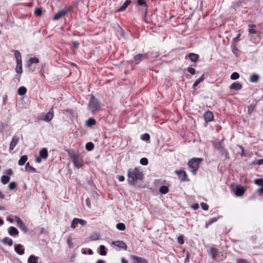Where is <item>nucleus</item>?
Listing matches in <instances>:
<instances>
[{
	"instance_id": "f257e3e1",
	"label": "nucleus",
	"mask_w": 263,
	"mask_h": 263,
	"mask_svg": "<svg viewBox=\"0 0 263 263\" xmlns=\"http://www.w3.org/2000/svg\"><path fill=\"white\" fill-rule=\"evenodd\" d=\"M127 176V181L131 185H135L139 180L143 179L142 173L137 168L129 169Z\"/></svg>"
},
{
	"instance_id": "f03ea898",
	"label": "nucleus",
	"mask_w": 263,
	"mask_h": 263,
	"mask_svg": "<svg viewBox=\"0 0 263 263\" xmlns=\"http://www.w3.org/2000/svg\"><path fill=\"white\" fill-rule=\"evenodd\" d=\"M202 161L203 159L200 158H193L189 161L187 164L191 169L193 175H195L196 174L199 167V164Z\"/></svg>"
},
{
	"instance_id": "7ed1b4c3",
	"label": "nucleus",
	"mask_w": 263,
	"mask_h": 263,
	"mask_svg": "<svg viewBox=\"0 0 263 263\" xmlns=\"http://www.w3.org/2000/svg\"><path fill=\"white\" fill-rule=\"evenodd\" d=\"M100 104L98 100L93 96H92L88 105V110L94 114L100 109Z\"/></svg>"
},
{
	"instance_id": "20e7f679",
	"label": "nucleus",
	"mask_w": 263,
	"mask_h": 263,
	"mask_svg": "<svg viewBox=\"0 0 263 263\" xmlns=\"http://www.w3.org/2000/svg\"><path fill=\"white\" fill-rule=\"evenodd\" d=\"M70 159L74 166L77 168H80L83 166V160L81 155L79 154L70 155Z\"/></svg>"
},
{
	"instance_id": "39448f33",
	"label": "nucleus",
	"mask_w": 263,
	"mask_h": 263,
	"mask_svg": "<svg viewBox=\"0 0 263 263\" xmlns=\"http://www.w3.org/2000/svg\"><path fill=\"white\" fill-rule=\"evenodd\" d=\"M148 58L147 53H141L136 55L134 57V59L131 61L132 63L135 64H139L141 61Z\"/></svg>"
},
{
	"instance_id": "423d86ee",
	"label": "nucleus",
	"mask_w": 263,
	"mask_h": 263,
	"mask_svg": "<svg viewBox=\"0 0 263 263\" xmlns=\"http://www.w3.org/2000/svg\"><path fill=\"white\" fill-rule=\"evenodd\" d=\"M72 8V7L70 6L68 8L64 9L61 11L57 12L53 17V20H58L61 18L63 16L66 15L68 12H69Z\"/></svg>"
},
{
	"instance_id": "0eeeda50",
	"label": "nucleus",
	"mask_w": 263,
	"mask_h": 263,
	"mask_svg": "<svg viewBox=\"0 0 263 263\" xmlns=\"http://www.w3.org/2000/svg\"><path fill=\"white\" fill-rule=\"evenodd\" d=\"M15 221L17 223V226L24 233L27 232L28 229L25 225V224L22 222L21 219L17 216H15L14 217Z\"/></svg>"
},
{
	"instance_id": "6e6552de",
	"label": "nucleus",
	"mask_w": 263,
	"mask_h": 263,
	"mask_svg": "<svg viewBox=\"0 0 263 263\" xmlns=\"http://www.w3.org/2000/svg\"><path fill=\"white\" fill-rule=\"evenodd\" d=\"M216 148L221 155L224 156L226 157L228 155L227 151L224 149L222 145V141H220L216 145Z\"/></svg>"
},
{
	"instance_id": "1a4fd4ad",
	"label": "nucleus",
	"mask_w": 263,
	"mask_h": 263,
	"mask_svg": "<svg viewBox=\"0 0 263 263\" xmlns=\"http://www.w3.org/2000/svg\"><path fill=\"white\" fill-rule=\"evenodd\" d=\"M130 257L133 260V263H148L147 261L145 259L141 257L131 255Z\"/></svg>"
},
{
	"instance_id": "9d476101",
	"label": "nucleus",
	"mask_w": 263,
	"mask_h": 263,
	"mask_svg": "<svg viewBox=\"0 0 263 263\" xmlns=\"http://www.w3.org/2000/svg\"><path fill=\"white\" fill-rule=\"evenodd\" d=\"M176 174L178 176L179 178L182 181L188 180L186 179L187 175L185 171L183 170H177L175 171Z\"/></svg>"
},
{
	"instance_id": "9b49d317",
	"label": "nucleus",
	"mask_w": 263,
	"mask_h": 263,
	"mask_svg": "<svg viewBox=\"0 0 263 263\" xmlns=\"http://www.w3.org/2000/svg\"><path fill=\"white\" fill-rule=\"evenodd\" d=\"M204 118L205 122H211L213 120L214 115L212 111H208L204 114Z\"/></svg>"
},
{
	"instance_id": "f8f14e48",
	"label": "nucleus",
	"mask_w": 263,
	"mask_h": 263,
	"mask_svg": "<svg viewBox=\"0 0 263 263\" xmlns=\"http://www.w3.org/2000/svg\"><path fill=\"white\" fill-rule=\"evenodd\" d=\"M19 138L18 137L16 136H14L12 138V139L10 142V146H9V151L11 152L14 148H15V146L16 145L18 141Z\"/></svg>"
},
{
	"instance_id": "ddd939ff",
	"label": "nucleus",
	"mask_w": 263,
	"mask_h": 263,
	"mask_svg": "<svg viewBox=\"0 0 263 263\" xmlns=\"http://www.w3.org/2000/svg\"><path fill=\"white\" fill-rule=\"evenodd\" d=\"M209 253L213 259H215L218 255V250L214 246H212L210 249Z\"/></svg>"
},
{
	"instance_id": "4468645a",
	"label": "nucleus",
	"mask_w": 263,
	"mask_h": 263,
	"mask_svg": "<svg viewBox=\"0 0 263 263\" xmlns=\"http://www.w3.org/2000/svg\"><path fill=\"white\" fill-rule=\"evenodd\" d=\"M112 244L115 245L116 246H117L121 249H122L124 250H126L127 248L126 243L124 242L121 241V240L113 241Z\"/></svg>"
},
{
	"instance_id": "2eb2a0df",
	"label": "nucleus",
	"mask_w": 263,
	"mask_h": 263,
	"mask_svg": "<svg viewBox=\"0 0 263 263\" xmlns=\"http://www.w3.org/2000/svg\"><path fill=\"white\" fill-rule=\"evenodd\" d=\"M14 250L15 251L20 255L24 254V249H23V246L21 244L14 246Z\"/></svg>"
},
{
	"instance_id": "dca6fc26",
	"label": "nucleus",
	"mask_w": 263,
	"mask_h": 263,
	"mask_svg": "<svg viewBox=\"0 0 263 263\" xmlns=\"http://www.w3.org/2000/svg\"><path fill=\"white\" fill-rule=\"evenodd\" d=\"M245 189L243 186H237L236 189L235 194L237 196H241L245 193Z\"/></svg>"
},
{
	"instance_id": "f3484780",
	"label": "nucleus",
	"mask_w": 263,
	"mask_h": 263,
	"mask_svg": "<svg viewBox=\"0 0 263 263\" xmlns=\"http://www.w3.org/2000/svg\"><path fill=\"white\" fill-rule=\"evenodd\" d=\"M8 233L11 236H16L18 234V231L16 228L14 227H10L8 230Z\"/></svg>"
},
{
	"instance_id": "a211bd4d",
	"label": "nucleus",
	"mask_w": 263,
	"mask_h": 263,
	"mask_svg": "<svg viewBox=\"0 0 263 263\" xmlns=\"http://www.w3.org/2000/svg\"><path fill=\"white\" fill-rule=\"evenodd\" d=\"M53 117V112L52 109H51L46 114L45 116L44 117L43 120L45 121L49 122L51 120Z\"/></svg>"
},
{
	"instance_id": "6ab92c4d",
	"label": "nucleus",
	"mask_w": 263,
	"mask_h": 263,
	"mask_svg": "<svg viewBox=\"0 0 263 263\" xmlns=\"http://www.w3.org/2000/svg\"><path fill=\"white\" fill-rule=\"evenodd\" d=\"M131 3L130 0H126L124 4L117 10L118 12L124 11Z\"/></svg>"
},
{
	"instance_id": "aec40b11",
	"label": "nucleus",
	"mask_w": 263,
	"mask_h": 263,
	"mask_svg": "<svg viewBox=\"0 0 263 263\" xmlns=\"http://www.w3.org/2000/svg\"><path fill=\"white\" fill-rule=\"evenodd\" d=\"M39 63V60L36 57L31 58L28 61L27 66L28 68H30L33 64H37Z\"/></svg>"
},
{
	"instance_id": "412c9836",
	"label": "nucleus",
	"mask_w": 263,
	"mask_h": 263,
	"mask_svg": "<svg viewBox=\"0 0 263 263\" xmlns=\"http://www.w3.org/2000/svg\"><path fill=\"white\" fill-rule=\"evenodd\" d=\"M230 89L239 90L242 88V85L239 83H233L230 86Z\"/></svg>"
},
{
	"instance_id": "4be33fe9",
	"label": "nucleus",
	"mask_w": 263,
	"mask_h": 263,
	"mask_svg": "<svg viewBox=\"0 0 263 263\" xmlns=\"http://www.w3.org/2000/svg\"><path fill=\"white\" fill-rule=\"evenodd\" d=\"M190 60L193 62H196L199 59V55L194 53H190L188 54Z\"/></svg>"
},
{
	"instance_id": "5701e85b",
	"label": "nucleus",
	"mask_w": 263,
	"mask_h": 263,
	"mask_svg": "<svg viewBox=\"0 0 263 263\" xmlns=\"http://www.w3.org/2000/svg\"><path fill=\"white\" fill-rule=\"evenodd\" d=\"M40 156L43 159L47 158L48 156V153L47 148H42L39 153Z\"/></svg>"
},
{
	"instance_id": "b1692460",
	"label": "nucleus",
	"mask_w": 263,
	"mask_h": 263,
	"mask_svg": "<svg viewBox=\"0 0 263 263\" xmlns=\"http://www.w3.org/2000/svg\"><path fill=\"white\" fill-rule=\"evenodd\" d=\"M16 63H22V57L21 53L18 50H15L14 54Z\"/></svg>"
},
{
	"instance_id": "393cba45",
	"label": "nucleus",
	"mask_w": 263,
	"mask_h": 263,
	"mask_svg": "<svg viewBox=\"0 0 263 263\" xmlns=\"http://www.w3.org/2000/svg\"><path fill=\"white\" fill-rule=\"evenodd\" d=\"M204 79V75L203 74L200 78L197 79L193 85V88L195 89L196 87Z\"/></svg>"
},
{
	"instance_id": "a878e982",
	"label": "nucleus",
	"mask_w": 263,
	"mask_h": 263,
	"mask_svg": "<svg viewBox=\"0 0 263 263\" xmlns=\"http://www.w3.org/2000/svg\"><path fill=\"white\" fill-rule=\"evenodd\" d=\"M1 241L4 244L9 246H11L13 245L12 240L9 237H5L3 240H1Z\"/></svg>"
},
{
	"instance_id": "bb28decb",
	"label": "nucleus",
	"mask_w": 263,
	"mask_h": 263,
	"mask_svg": "<svg viewBox=\"0 0 263 263\" xmlns=\"http://www.w3.org/2000/svg\"><path fill=\"white\" fill-rule=\"evenodd\" d=\"M28 159V157L26 155L22 156L18 160V164L20 166L24 165Z\"/></svg>"
},
{
	"instance_id": "cd10ccee",
	"label": "nucleus",
	"mask_w": 263,
	"mask_h": 263,
	"mask_svg": "<svg viewBox=\"0 0 263 263\" xmlns=\"http://www.w3.org/2000/svg\"><path fill=\"white\" fill-rule=\"evenodd\" d=\"M259 77L257 74L254 73L250 77V81L252 83H256L259 80Z\"/></svg>"
},
{
	"instance_id": "c85d7f7f",
	"label": "nucleus",
	"mask_w": 263,
	"mask_h": 263,
	"mask_svg": "<svg viewBox=\"0 0 263 263\" xmlns=\"http://www.w3.org/2000/svg\"><path fill=\"white\" fill-rule=\"evenodd\" d=\"M38 257L33 255L29 256L28 259V263H38L37 262Z\"/></svg>"
},
{
	"instance_id": "c756f323",
	"label": "nucleus",
	"mask_w": 263,
	"mask_h": 263,
	"mask_svg": "<svg viewBox=\"0 0 263 263\" xmlns=\"http://www.w3.org/2000/svg\"><path fill=\"white\" fill-rule=\"evenodd\" d=\"M15 71L17 73L21 74L23 72L22 63H16Z\"/></svg>"
},
{
	"instance_id": "7c9ffc66",
	"label": "nucleus",
	"mask_w": 263,
	"mask_h": 263,
	"mask_svg": "<svg viewBox=\"0 0 263 263\" xmlns=\"http://www.w3.org/2000/svg\"><path fill=\"white\" fill-rule=\"evenodd\" d=\"M25 170L28 172H36V169L33 166H31L29 162L27 163L25 166Z\"/></svg>"
},
{
	"instance_id": "2f4dec72",
	"label": "nucleus",
	"mask_w": 263,
	"mask_h": 263,
	"mask_svg": "<svg viewBox=\"0 0 263 263\" xmlns=\"http://www.w3.org/2000/svg\"><path fill=\"white\" fill-rule=\"evenodd\" d=\"M168 187L167 186L163 185L159 188V192L162 194H165L168 192Z\"/></svg>"
},
{
	"instance_id": "473e14b6",
	"label": "nucleus",
	"mask_w": 263,
	"mask_h": 263,
	"mask_svg": "<svg viewBox=\"0 0 263 263\" xmlns=\"http://www.w3.org/2000/svg\"><path fill=\"white\" fill-rule=\"evenodd\" d=\"M86 125L88 127H91L92 125H95L96 124V121L93 118H89L86 121Z\"/></svg>"
},
{
	"instance_id": "72a5a7b5",
	"label": "nucleus",
	"mask_w": 263,
	"mask_h": 263,
	"mask_svg": "<svg viewBox=\"0 0 263 263\" xmlns=\"http://www.w3.org/2000/svg\"><path fill=\"white\" fill-rule=\"evenodd\" d=\"M248 27H249V32L250 34H254L256 33V31L255 29H254V28L256 27L255 25L249 24L248 25Z\"/></svg>"
},
{
	"instance_id": "f704fd0d",
	"label": "nucleus",
	"mask_w": 263,
	"mask_h": 263,
	"mask_svg": "<svg viewBox=\"0 0 263 263\" xmlns=\"http://www.w3.org/2000/svg\"><path fill=\"white\" fill-rule=\"evenodd\" d=\"M26 92L27 89L24 86L20 87L17 90V92L20 96L24 95Z\"/></svg>"
},
{
	"instance_id": "c9c22d12",
	"label": "nucleus",
	"mask_w": 263,
	"mask_h": 263,
	"mask_svg": "<svg viewBox=\"0 0 263 263\" xmlns=\"http://www.w3.org/2000/svg\"><path fill=\"white\" fill-rule=\"evenodd\" d=\"M9 180H10V177L7 176H6V175H3L2 176L1 179V182L3 184H6L7 183H8Z\"/></svg>"
},
{
	"instance_id": "e433bc0d",
	"label": "nucleus",
	"mask_w": 263,
	"mask_h": 263,
	"mask_svg": "<svg viewBox=\"0 0 263 263\" xmlns=\"http://www.w3.org/2000/svg\"><path fill=\"white\" fill-rule=\"evenodd\" d=\"M99 249H100L99 254L101 255H106V248L104 246L101 245L99 247Z\"/></svg>"
},
{
	"instance_id": "4c0bfd02",
	"label": "nucleus",
	"mask_w": 263,
	"mask_h": 263,
	"mask_svg": "<svg viewBox=\"0 0 263 263\" xmlns=\"http://www.w3.org/2000/svg\"><path fill=\"white\" fill-rule=\"evenodd\" d=\"M254 183L259 186H263V179L257 178L254 180Z\"/></svg>"
},
{
	"instance_id": "58836bf2",
	"label": "nucleus",
	"mask_w": 263,
	"mask_h": 263,
	"mask_svg": "<svg viewBox=\"0 0 263 263\" xmlns=\"http://www.w3.org/2000/svg\"><path fill=\"white\" fill-rule=\"evenodd\" d=\"M85 148L87 151H91L94 148V144L92 142H88L85 145Z\"/></svg>"
},
{
	"instance_id": "ea45409f",
	"label": "nucleus",
	"mask_w": 263,
	"mask_h": 263,
	"mask_svg": "<svg viewBox=\"0 0 263 263\" xmlns=\"http://www.w3.org/2000/svg\"><path fill=\"white\" fill-rule=\"evenodd\" d=\"M116 227L120 231H124L126 229V226L123 223H117Z\"/></svg>"
},
{
	"instance_id": "a19ab883",
	"label": "nucleus",
	"mask_w": 263,
	"mask_h": 263,
	"mask_svg": "<svg viewBox=\"0 0 263 263\" xmlns=\"http://www.w3.org/2000/svg\"><path fill=\"white\" fill-rule=\"evenodd\" d=\"M137 2L139 6L144 7L146 9L147 8L148 6L145 0H137Z\"/></svg>"
},
{
	"instance_id": "79ce46f5",
	"label": "nucleus",
	"mask_w": 263,
	"mask_h": 263,
	"mask_svg": "<svg viewBox=\"0 0 263 263\" xmlns=\"http://www.w3.org/2000/svg\"><path fill=\"white\" fill-rule=\"evenodd\" d=\"M74 221L76 222L77 224L80 223L82 226H85L86 224V221H85L84 220H83L82 219H79V218H74Z\"/></svg>"
},
{
	"instance_id": "37998d69",
	"label": "nucleus",
	"mask_w": 263,
	"mask_h": 263,
	"mask_svg": "<svg viewBox=\"0 0 263 263\" xmlns=\"http://www.w3.org/2000/svg\"><path fill=\"white\" fill-rule=\"evenodd\" d=\"M141 139L142 140L147 141L149 140L150 136H149V134L145 133L141 136Z\"/></svg>"
},
{
	"instance_id": "c03bdc74",
	"label": "nucleus",
	"mask_w": 263,
	"mask_h": 263,
	"mask_svg": "<svg viewBox=\"0 0 263 263\" xmlns=\"http://www.w3.org/2000/svg\"><path fill=\"white\" fill-rule=\"evenodd\" d=\"M239 78V74L238 73L236 72H233L231 75V79L232 80H237Z\"/></svg>"
},
{
	"instance_id": "a18cd8bd",
	"label": "nucleus",
	"mask_w": 263,
	"mask_h": 263,
	"mask_svg": "<svg viewBox=\"0 0 263 263\" xmlns=\"http://www.w3.org/2000/svg\"><path fill=\"white\" fill-rule=\"evenodd\" d=\"M140 162L142 165H146L148 164V159L146 158H142L140 159Z\"/></svg>"
},
{
	"instance_id": "49530a36",
	"label": "nucleus",
	"mask_w": 263,
	"mask_h": 263,
	"mask_svg": "<svg viewBox=\"0 0 263 263\" xmlns=\"http://www.w3.org/2000/svg\"><path fill=\"white\" fill-rule=\"evenodd\" d=\"M99 238V235L97 234H94L90 236L89 239L91 241L98 240Z\"/></svg>"
},
{
	"instance_id": "de8ad7c7",
	"label": "nucleus",
	"mask_w": 263,
	"mask_h": 263,
	"mask_svg": "<svg viewBox=\"0 0 263 263\" xmlns=\"http://www.w3.org/2000/svg\"><path fill=\"white\" fill-rule=\"evenodd\" d=\"M16 186V183L15 182H11L9 184V189L10 190H14Z\"/></svg>"
},
{
	"instance_id": "09e8293b",
	"label": "nucleus",
	"mask_w": 263,
	"mask_h": 263,
	"mask_svg": "<svg viewBox=\"0 0 263 263\" xmlns=\"http://www.w3.org/2000/svg\"><path fill=\"white\" fill-rule=\"evenodd\" d=\"M187 71L190 72L191 74L194 75L196 73V70L195 68L191 67H189L187 68Z\"/></svg>"
},
{
	"instance_id": "8fccbe9b",
	"label": "nucleus",
	"mask_w": 263,
	"mask_h": 263,
	"mask_svg": "<svg viewBox=\"0 0 263 263\" xmlns=\"http://www.w3.org/2000/svg\"><path fill=\"white\" fill-rule=\"evenodd\" d=\"M8 126V124H0V133H3L4 130Z\"/></svg>"
},
{
	"instance_id": "3c124183",
	"label": "nucleus",
	"mask_w": 263,
	"mask_h": 263,
	"mask_svg": "<svg viewBox=\"0 0 263 263\" xmlns=\"http://www.w3.org/2000/svg\"><path fill=\"white\" fill-rule=\"evenodd\" d=\"M200 205H201L202 209L203 210L206 211L208 210L209 205L206 203H204V202H201Z\"/></svg>"
},
{
	"instance_id": "603ef678",
	"label": "nucleus",
	"mask_w": 263,
	"mask_h": 263,
	"mask_svg": "<svg viewBox=\"0 0 263 263\" xmlns=\"http://www.w3.org/2000/svg\"><path fill=\"white\" fill-rule=\"evenodd\" d=\"M178 242L181 245L184 243V238L183 236H179L177 238Z\"/></svg>"
},
{
	"instance_id": "864d4df0",
	"label": "nucleus",
	"mask_w": 263,
	"mask_h": 263,
	"mask_svg": "<svg viewBox=\"0 0 263 263\" xmlns=\"http://www.w3.org/2000/svg\"><path fill=\"white\" fill-rule=\"evenodd\" d=\"M42 10L40 8H36L35 10L34 13L37 16H41L42 15Z\"/></svg>"
},
{
	"instance_id": "5fc2aeb1",
	"label": "nucleus",
	"mask_w": 263,
	"mask_h": 263,
	"mask_svg": "<svg viewBox=\"0 0 263 263\" xmlns=\"http://www.w3.org/2000/svg\"><path fill=\"white\" fill-rule=\"evenodd\" d=\"M217 220V219L216 218H211V219H210V220L208 222V223L206 224V227H208V226L213 223L214 222L216 221Z\"/></svg>"
},
{
	"instance_id": "6e6d98bb",
	"label": "nucleus",
	"mask_w": 263,
	"mask_h": 263,
	"mask_svg": "<svg viewBox=\"0 0 263 263\" xmlns=\"http://www.w3.org/2000/svg\"><path fill=\"white\" fill-rule=\"evenodd\" d=\"M236 263H248V262L245 259L238 258L236 260Z\"/></svg>"
},
{
	"instance_id": "4d7b16f0",
	"label": "nucleus",
	"mask_w": 263,
	"mask_h": 263,
	"mask_svg": "<svg viewBox=\"0 0 263 263\" xmlns=\"http://www.w3.org/2000/svg\"><path fill=\"white\" fill-rule=\"evenodd\" d=\"M72 45H73V47L76 48V49H78L79 47V43L77 41H73L72 42Z\"/></svg>"
},
{
	"instance_id": "13d9d810",
	"label": "nucleus",
	"mask_w": 263,
	"mask_h": 263,
	"mask_svg": "<svg viewBox=\"0 0 263 263\" xmlns=\"http://www.w3.org/2000/svg\"><path fill=\"white\" fill-rule=\"evenodd\" d=\"M254 109V106L251 105L249 106H248V112L249 114H251L253 110Z\"/></svg>"
},
{
	"instance_id": "bf43d9fd",
	"label": "nucleus",
	"mask_w": 263,
	"mask_h": 263,
	"mask_svg": "<svg viewBox=\"0 0 263 263\" xmlns=\"http://www.w3.org/2000/svg\"><path fill=\"white\" fill-rule=\"evenodd\" d=\"M35 161L37 163H41L42 162V158L39 156L35 157Z\"/></svg>"
},
{
	"instance_id": "052dcab7",
	"label": "nucleus",
	"mask_w": 263,
	"mask_h": 263,
	"mask_svg": "<svg viewBox=\"0 0 263 263\" xmlns=\"http://www.w3.org/2000/svg\"><path fill=\"white\" fill-rule=\"evenodd\" d=\"M257 193H258L260 195L263 194V186L261 187L260 189H258L257 190Z\"/></svg>"
},
{
	"instance_id": "680f3d73",
	"label": "nucleus",
	"mask_w": 263,
	"mask_h": 263,
	"mask_svg": "<svg viewBox=\"0 0 263 263\" xmlns=\"http://www.w3.org/2000/svg\"><path fill=\"white\" fill-rule=\"evenodd\" d=\"M240 34L238 33L237 35V36L233 39V42H237L239 40V38L240 37Z\"/></svg>"
},
{
	"instance_id": "e2e57ef3",
	"label": "nucleus",
	"mask_w": 263,
	"mask_h": 263,
	"mask_svg": "<svg viewBox=\"0 0 263 263\" xmlns=\"http://www.w3.org/2000/svg\"><path fill=\"white\" fill-rule=\"evenodd\" d=\"M13 173L12 170L11 169H8L6 171V174L8 175H11Z\"/></svg>"
},
{
	"instance_id": "0e129e2a",
	"label": "nucleus",
	"mask_w": 263,
	"mask_h": 263,
	"mask_svg": "<svg viewBox=\"0 0 263 263\" xmlns=\"http://www.w3.org/2000/svg\"><path fill=\"white\" fill-rule=\"evenodd\" d=\"M76 222L74 221V218L73 219L72 222H71V227L72 228V229H75L76 228Z\"/></svg>"
},
{
	"instance_id": "69168bd1",
	"label": "nucleus",
	"mask_w": 263,
	"mask_h": 263,
	"mask_svg": "<svg viewBox=\"0 0 263 263\" xmlns=\"http://www.w3.org/2000/svg\"><path fill=\"white\" fill-rule=\"evenodd\" d=\"M118 178L119 181H121V182L123 181L125 179L124 177L123 176H121V175L119 176Z\"/></svg>"
},
{
	"instance_id": "338daca9",
	"label": "nucleus",
	"mask_w": 263,
	"mask_h": 263,
	"mask_svg": "<svg viewBox=\"0 0 263 263\" xmlns=\"http://www.w3.org/2000/svg\"><path fill=\"white\" fill-rule=\"evenodd\" d=\"M198 208H199V205L197 203L193 204V205H192V208L194 210H197V209H198Z\"/></svg>"
},
{
	"instance_id": "774afa93",
	"label": "nucleus",
	"mask_w": 263,
	"mask_h": 263,
	"mask_svg": "<svg viewBox=\"0 0 263 263\" xmlns=\"http://www.w3.org/2000/svg\"><path fill=\"white\" fill-rule=\"evenodd\" d=\"M86 203L88 208H90V200L89 199L86 200Z\"/></svg>"
}]
</instances>
